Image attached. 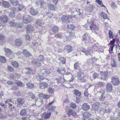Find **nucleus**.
Returning a JSON list of instances; mask_svg holds the SVG:
<instances>
[{"label":"nucleus","instance_id":"obj_41","mask_svg":"<svg viewBox=\"0 0 120 120\" xmlns=\"http://www.w3.org/2000/svg\"><path fill=\"white\" fill-rule=\"evenodd\" d=\"M36 23L38 25L40 26L41 23V21L40 19H37L36 21Z\"/></svg>","mask_w":120,"mask_h":120},{"label":"nucleus","instance_id":"obj_10","mask_svg":"<svg viewBox=\"0 0 120 120\" xmlns=\"http://www.w3.org/2000/svg\"><path fill=\"white\" fill-rule=\"evenodd\" d=\"M82 108L83 110L85 111L88 110L90 108V105L86 103H84L82 105Z\"/></svg>","mask_w":120,"mask_h":120},{"label":"nucleus","instance_id":"obj_28","mask_svg":"<svg viewBox=\"0 0 120 120\" xmlns=\"http://www.w3.org/2000/svg\"><path fill=\"white\" fill-rule=\"evenodd\" d=\"M17 100L19 104H23L24 103V100L22 98H17Z\"/></svg>","mask_w":120,"mask_h":120},{"label":"nucleus","instance_id":"obj_17","mask_svg":"<svg viewBox=\"0 0 120 120\" xmlns=\"http://www.w3.org/2000/svg\"><path fill=\"white\" fill-rule=\"evenodd\" d=\"M67 113L69 116H70L71 115L73 116H75L76 114L75 112L73 110L70 109L67 111Z\"/></svg>","mask_w":120,"mask_h":120},{"label":"nucleus","instance_id":"obj_27","mask_svg":"<svg viewBox=\"0 0 120 120\" xmlns=\"http://www.w3.org/2000/svg\"><path fill=\"white\" fill-rule=\"evenodd\" d=\"M52 30L53 32L55 33L57 32L58 31V27L57 26H55L52 27Z\"/></svg>","mask_w":120,"mask_h":120},{"label":"nucleus","instance_id":"obj_46","mask_svg":"<svg viewBox=\"0 0 120 120\" xmlns=\"http://www.w3.org/2000/svg\"><path fill=\"white\" fill-rule=\"evenodd\" d=\"M96 2L97 3H98L99 4L101 5V6H104V7H105L104 5L102 4V2L101 1H100L99 0H96Z\"/></svg>","mask_w":120,"mask_h":120},{"label":"nucleus","instance_id":"obj_12","mask_svg":"<svg viewBox=\"0 0 120 120\" xmlns=\"http://www.w3.org/2000/svg\"><path fill=\"white\" fill-rule=\"evenodd\" d=\"M101 79L103 80H105L108 77V75L107 73L102 72L101 73Z\"/></svg>","mask_w":120,"mask_h":120},{"label":"nucleus","instance_id":"obj_64","mask_svg":"<svg viewBox=\"0 0 120 120\" xmlns=\"http://www.w3.org/2000/svg\"><path fill=\"white\" fill-rule=\"evenodd\" d=\"M115 42V40L113 39L111 41H110V43L112 45H113Z\"/></svg>","mask_w":120,"mask_h":120},{"label":"nucleus","instance_id":"obj_34","mask_svg":"<svg viewBox=\"0 0 120 120\" xmlns=\"http://www.w3.org/2000/svg\"><path fill=\"white\" fill-rule=\"evenodd\" d=\"M9 24L12 27L16 25V23L14 20L9 22Z\"/></svg>","mask_w":120,"mask_h":120},{"label":"nucleus","instance_id":"obj_51","mask_svg":"<svg viewBox=\"0 0 120 120\" xmlns=\"http://www.w3.org/2000/svg\"><path fill=\"white\" fill-rule=\"evenodd\" d=\"M79 64L78 62H76L74 64V68L75 69H77V67L78 66Z\"/></svg>","mask_w":120,"mask_h":120},{"label":"nucleus","instance_id":"obj_39","mask_svg":"<svg viewBox=\"0 0 120 120\" xmlns=\"http://www.w3.org/2000/svg\"><path fill=\"white\" fill-rule=\"evenodd\" d=\"M60 61L63 64H65L66 63V59L64 57H61L59 59Z\"/></svg>","mask_w":120,"mask_h":120},{"label":"nucleus","instance_id":"obj_22","mask_svg":"<svg viewBox=\"0 0 120 120\" xmlns=\"http://www.w3.org/2000/svg\"><path fill=\"white\" fill-rule=\"evenodd\" d=\"M28 95L29 97H31L32 99H34L35 101H37L38 100L37 98H36L34 94L30 92H29L28 93Z\"/></svg>","mask_w":120,"mask_h":120},{"label":"nucleus","instance_id":"obj_40","mask_svg":"<svg viewBox=\"0 0 120 120\" xmlns=\"http://www.w3.org/2000/svg\"><path fill=\"white\" fill-rule=\"evenodd\" d=\"M38 60L42 62L44 60L43 56L42 55L38 57Z\"/></svg>","mask_w":120,"mask_h":120},{"label":"nucleus","instance_id":"obj_33","mask_svg":"<svg viewBox=\"0 0 120 120\" xmlns=\"http://www.w3.org/2000/svg\"><path fill=\"white\" fill-rule=\"evenodd\" d=\"M10 2L14 6L17 5L18 3L16 0H11Z\"/></svg>","mask_w":120,"mask_h":120},{"label":"nucleus","instance_id":"obj_25","mask_svg":"<svg viewBox=\"0 0 120 120\" xmlns=\"http://www.w3.org/2000/svg\"><path fill=\"white\" fill-rule=\"evenodd\" d=\"M51 113L50 112L46 113V112L44 113L43 114V116L44 117L45 119H48L51 115Z\"/></svg>","mask_w":120,"mask_h":120},{"label":"nucleus","instance_id":"obj_63","mask_svg":"<svg viewBox=\"0 0 120 120\" xmlns=\"http://www.w3.org/2000/svg\"><path fill=\"white\" fill-rule=\"evenodd\" d=\"M103 16V18L104 19H106L108 17V16L107 15V14L105 13H104Z\"/></svg>","mask_w":120,"mask_h":120},{"label":"nucleus","instance_id":"obj_16","mask_svg":"<svg viewBox=\"0 0 120 120\" xmlns=\"http://www.w3.org/2000/svg\"><path fill=\"white\" fill-rule=\"evenodd\" d=\"M106 88L107 92H110L112 89V84L109 83H108L106 85Z\"/></svg>","mask_w":120,"mask_h":120},{"label":"nucleus","instance_id":"obj_62","mask_svg":"<svg viewBox=\"0 0 120 120\" xmlns=\"http://www.w3.org/2000/svg\"><path fill=\"white\" fill-rule=\"evenodd\" d=\"M28 69V70H29V71H28L26 72L27 74H30L32 72V71L30 68H27L26 69Z\"/></svg>","mask_w":120,"mask_h":120},{"label":"nucleus","instance_id":"obj_21","mask_svg":"<svg viewBox=\"0 0 120 120\" xmlns=\"http://www.w3.org/2000/svg\"><path fill=\"white\" fill-rule=\"evenodd\" d=\"M40 87L42 89H44L48 86V85L46 82H43L41 83L40 85Z\"/></svg>","mask_w":120,"mask_h":120},{"label":"nucleus","instance_id":"obj_58","mask_svg":"<svg viewBox=\"0 0 120 120\" xmlns=\"http://www.w3.org/2000/svg\"><path fill=\"white\" fill-rule=\"evenodd\" d=\"M49 97L50 96L49 95L44 94L43 98L45 99H48L49 98Z\"/></svg>","mask_w":120,"mask_h":120},{"label":"nucleus","instance_id":"obj_2","mask_svg":"<svg viewBox=\"0 0 120 120\" xmlns=\"http://www.w3.org/2000/svg\"><path fill=\"white\" fill-rule=\"evenodd\" d=\"M91 25L90 26V30L92 32L96 34L97 32L98 31V27L95 25L94 24L93 22L92 21L91 22Z\"/></svg>","mask_w":120,"mask_h":120},{"label":"nucleus","instance_id":"obj_18","mask_svg":"<svg viewBox=\"0 0 120 120\" xmlns=\"http://www.w3.org/2000/svg\"><path fill=\"white\" fill-rule=\"evenodd\" d=\"M83 38L84 41H89L90 38V36L89 34L87 33H85L83 36Z\"/></svg>","mask_w":120,"mask_h":120},{"label":"nucleus","instance_id":"obj_9","mask_svg":"<svg viewBox=\"0 0 120 120\" xmlns=\"http://www.w3.org/2000/svg\"><path fill=\"white\" fill-rule=\"evenodd\" d=\"M11 11L9 15L10 17L11 18H13L15 16V13L17 12L15 8H13L11 9Z\"/></svg>","mask_w":120,"mask_h":120},{"label":"nucleus","instance_id":"obj_1","mask_svg":"<svg viewBox=\"0 0 120 120\" xmlns=\"http://www.w3.org/2000/svg\"><path fill=\"white\" fill-rule=\"evenodd\" d=\"M26 29V33L27 35L26 36V39L27 40L29 41L30 39V37L29 36H28V35L29 33H31L33 31V27L32 26L28 25L27 26Z\"/></svg>","mask_w":120,"mask_h":120},{"label":"nucleus","instance_id":"obj_13","mask_svg":"<svg viewBox=\"0 0 120 120\" xmlns=\"http://www.w3.org/2000/svg\"><path fill=\"white\" fill-rule=\"evenodd\" d=\"M2 4L4 7L9 8L11 9L10 4L8 2L5 1H3L2 3Z\"/></svg>","mask_w":120,"mask_h":120},{"label":"nucleus","instance_id":"obj_20","mask_svg":"<svg viewBox=\"0 0 120 120\" xmlns=\"http://www.w3.org/2000/svg\"><path fill=\"white\" fill-rule=\"evenodd\" d=\"M12 101L10 99H9L6 100L5 102V104L7 106H8L7 105H8V106L10 107H12V104L10 103V102H11Z\"/></svg>","mask_w":120,"mask_h":120},{"label":"nucleus","instance_id":"obj_56","mask_svg":"<svg viewBox=\"0 0 120 120\" xmlns=\"http://www.w3.org/2000/svg\"><path fill=\"white\" fill-rule=\"evenodd\" d=\"M16 84L18 86H21L22 84V83L20 81H17L16 82Z\"/></svg>","mask_w":120,"mask_h":120},{"label":"nucleus","instance_id":"obj_15","mask_svg":"<svg viewBox=\"0 0 120 120\" xmlns=\"http://www.w3.org/2000/svg\"><path fill=\"white\" fill-rule=\"evenodd\" d=\"M105 90H101L99 93L101 95L100 98V99L101 101H103L105 98V96L104 95L105 93Z\"/></svg>","mask_w":120,"mask_h":120},{"label":"nucleus","instance_id":"obj_14","mask_svg":"<svg viewBox=\"0 0 120 120\" xmlns=\"http://www.w3.org/2000/svg\"><path fill=\"white\" fill-rule=\"evenodd\" d=\"M0 20L2 22L6 23L8 20V18L6 16H3L0 17Z\"/></svg>","mask_w":120,"mask_h":120},{"label":"nucleus","instance_id":"obj_35","mask_svg":"<svg viewBox=\"0 0 120 120\" xmlns=\"http://www.w3.org/2000/svg\"><path fill=\"white\" fill-rule=\"evenodd\" d=\"M5 40V38L4 35L1 34H0V41L1 42H3Z\"/></svg>","mask_w":120,"mask_h":120},{"label":"nucleus","instance_id":"obj_5","mask_svg":"<svg viewBox=\"0 0 120 120\" xmlns=\"http://www.w3.org/2000/svg\"><path fill=\"white\" fill-rule=\"evenodd\" d=\"M83 117L82 119L83 120H87L90 117H91L92 115L89 112H85L83 115Z\"/></svg>","mask_w":120,"mask_h":120},{"label":"nucleus","instance_id":"obj_8","mask_svg":"<svg viewBox=\"0 0 120 120\" xmlns=\"http://www.w3.org/2000/svg\"><path fill=\"white\" fill-rule=\"evenodd\" d=\"M61 21L63 23H68L69 22L68 17L66 15H64L62 17Z\"/></svg>","mask_w":120,"mask_h":120},{"label":"nucleus","instance_id":"obj_24","mask_svg":"<svg viewBox=\"0 0 120 120\" xmlns=\"http://www.w3.org/2000/svg\"><path fill=\"white\" fill-rule=\"evenodd\" d=\"M65 49L68 51V52H71L72 50V47L69 45H67L65 47Z\"/></svg>","mask_w":120,"mask_h":120},{"label":"nucleus","instance_id":"obj_52","mask_svg":"<svg viewBox=\"0 0 120 120\" xmlns=\"http://www.w3.org/2000/svg\"><path fill=\"white\" fill-rule=\"evenodd\" d=\"M4 50L6 52H11V51L9 49L6 48L4 49Z\"/></svg>","mask_w":120,"mask_h":120},{"label":"nucleus","instance_id":"obj_30","mask_svg":"<svg viewBox=\"0 0 120 120\" xmlns=\"http://www.w3.org/2000/svg\"><path fill=\"white\" fill-rule=\"evenodd\" d=\"M12 65L15 68H17L18 67V64L15 61H13L11 62Z\"/></svg>","mask_w":120,"mask_h":120},{"label":"nucleus","instance_id":"obj_26","mask_svg":"<svg viewBox=\"0 0 120 120\" xmlns=\"http://www.w3.org/2000/svg\"><path fill=\"white\" fill-rule=\"evenodd\" d=\"M48 7L49 9L51 10H55V6L53 5L50 4H49L48 5Z\"/></svg>","mask_w":120,"mask_h":120},{"label":"nucleus","instance_id":"obj_60","mask_svg":"<svg viewBox=\"0 0 120 120\" xmlns=\"http://www.w3.org/2000/svg\"><path fill=\"white\" fill-rule=\"evenodd\" d=\"M6 117V116L1 113H0V118L2 119Z\"/></svg>","mask_w":120,"mask_h":120},{"label":"nucleus","instance_id":"obj_23","mask_svg":"<svg viewBox=\"0 0 120 120\" xmlns=\"http://www.w3.org/2000/svg\"><path fill=\"white\" fill-rule=\"evenodd\" d=\"M101 109L99 111H101L104 113L106 112L109 113L110 112L111 110L109 108L107 109L104 108H101Z\"/></svg>","mask_w":120,"mask_h":120},{"label":"nucleus","instance_id":"obj_44","mask_svg":"<svg viewBox=\"0 0 120 120\" xmlns=\"http://www.w3.org/2000/svg\"><path fill=\"white\" fill-rule=\"evenodd\" d=\"M99 75V74L98 73L95 72L93 73L92 76L93 78L95 79L97 78L98 77Z\"/></svg>","mask_w":120,"mask_h":120},{"label":"nucleus","instance_id":"obj_19","mask_svg":"<svg viewBox=\"0 0 120 120\" xmlns=\"http://www.w3.org/2000/svg\"><path fill=\"white\" fill-rule=\"evenodd\" d=\"M30 12L32 15H35L37 14L38 11L37 9L35 10L34 9L32 8L30 10Z\"/></svg>","mask_w":120,"mask_h":120},{"label":"nucleus","instance_id":"obj_43","mask_svg":"<svg viewBox=\"0 0 120 120\" xmlns=\"http://www.w3.org/2000/svg\"><path fill=\"white\" fill-rule=\"evenodd\" d=\"M109 35L110 38H112L113 37L112 35V32L111 30H109Z\"/></svg>","mask_w":120,"mask_h":120},{"label":"nucleus","instance_id":"obj_59","mask_svg":"<svg viewBox=\"0 0 120 120\" xmlns=\"http://www.w3.org/2000/svg\"><path fill=\"white\" fill-rule=\"evenodd\" d=\"M38 4H40L42 6L45 4L44 2L42 0L38 2Z\"/></svg>","mask_w":120,"mask_h":120},{"label":"nucleus","instance_id":"obj_47","mask_svg":"<svg viewBox=\"0 0 120 120\" xmlns=\"http://www.w3.org/2000/svg\"><path fill=\"white\" fill-rule=\"evenodd\" d=\"M48 92L49 93L52 94L53 91V89L51 87H49L48 90Z\"/></svg>","mask_w":120,"mask_h":120},{"label":"nucleus","instance_id":"obj_6","mask_svg":"<svg viewBox=\"0 0 120 120\" xmlns=\"http://www.w3.org/2000/svg\"><path fill=\"white\" fill-rule=\"evenodd\" d=\"M99 104L98 103L96 102L93 105L92 107L93 110L95 111H99Z\"/></svg>","mask_w":120,"mask_h":120},{"label":"nucleus","instance_id":"obj_7","mask_svg":"<svg viewBox=\"0 0 120 120\" xmlns=\"http://www.w3.org/2000/svg\"><path fill=\"white\" fill-rule=\"evenodd\" d=\"M23 20L25 23H28L30 22V17L28 15H25L23 17Z\"/></svg>","mask_w":120,"mask_h":120},{"label":"nucleus","instance_id":"obj_36","mask_svg":"<svg viewBox=\"0 0 120 120\" xmlns=\"http://www.w3.org/2000/svg\"><path fill=\"white\" fill-rule=\"evenodd\" d=\"M74 27V26L73 24H69L68 25V28L70 29L71 30H72Z\"/></svg>","mask_w":120,"mask_h":120},{"label":"nucleus","instance_id":"obj_32","mask_svg":"<svg viewBox=\"0 0 120 120\" xmlns=\"http://www.w3.org/2000/svg\"><path fill=\"white\" fill-rule=\"evenodd\" d=\"M32 62L38 66H39L41 65L40 63L39 62H37L36 60H33Z\"/></svg>","mask_w":120,"mask_h":120},{"label":"nucleus","instance_id":"obj_55","mask_svg":"<svg viewBox=\"0 0 120 120\" xmlns=\"http://www.w3.org/2000/svg\"><path fill=\"white\" fill-rule=\"evenodd\" d=\"M24 8V5L22 4H20L19 5V6L18 7V8L20 11H21L22 9Z\"/></svg>","mask_w":120,"mask_h":120},{"label":"nucleus","instance_id":"obj_48","mask_svg":"<svg viewBox=\"0 0 120 120\" xmlns=\"http://www.w3.org/2000/svg\"><path fill=\"white\" fill-rule=\"evenodd\" d=\"M113 62L111 63V65L113 67H115L116 66V62L115 61L114 59L113 60Z\"/></svg>","mask_w":120,"mask_h":120},{"label":"nucleus","instance_id":"obj_50","mask_svg":"<svg viewBox=\"0 0 120 120\" xmlns=\"http://www.w3.org/2000/svg\"><path fill=\"white\" fill-rule=\"evenodd\" d=\"M55 37L56 38H61L62 37V35L61 34H57L55 35Z\"/></svg>","mask_w":120,"mask_h":120},{"label":"nucleus","instance_id":"obj_57","mask_svg":"<svg viewBox=\"0 0 120 120\" xmlns=\"http://www.w3.org/2000/svg\"><path fill=\"white\" fill-rule=\"evenodd\" d=\"M104 14V12H102L101 13L99 14V17L100 18L102 19L103 18V15Z\"/></svg>","mask_w":120,"mask_h":120},{"label":"nucleus","instance_id":"obj_61","mask_svg":"<svg viewBox=\"0 0 120 120\" xmlns=\"http://www.w3.org/2000/svg\"><path fill=\"white\" fill-rule=\"evenodd\" d=\"M36 107V105L35 104H32L30 106V108L32 110L33 109H34V108Z\"/></svg>","mask_w":120,"mask_h":120},{"label":"nucleus","instance_id":"obj_49","mask_svg":"<svg viewBox=\"0 0 120 120\" xmlns=\"http://www.w3.org/2000/svg\"><path fill=\"white\" fill-rule=\"evenodd\" d=\"M71 107L72 108H73V109L75 108L76 107V106L75 105V104L73 102H72L71 103Z\"/></svg>","mask_w":120,"mask_h":120},{"label":"nucleus","instance_id":"obj_45","mask_svg":"<svg viewBox=\"0 0 120 120\" xmlns=\"http://www.w3.org/2000/svg\"><path fill=\"white\" fill-rule=\"evenodd\" d=\"M43 70H44L45 73L47 75H49L50 73V71L48 69H44Z\"/></svg>","mask_w":120,"mask_h":120},{"label":"nucleus","instance_id":"obj_53","mask_svg":"<svg viewBox=\"0 0 120 120\" xmlns=\"http://www.w3.org/2000/svg\"><path fill=\"white\" fill-rule=\"evenodd\" d=\"M8 70L9 71H12L14 70V69L11 66H9L8 67Z\"/></svg>","mask_w":120,"mask_h":120},{"label":"nucleus","instance_id":"obj_31","mask_svg":"<svg viewBox=\"0 0 120 120\" xmlns=\"http://www.w3.org/2000/svg\"><path fill=\"white\" fill-rule=\"evenodd\" d=\"M27 87L29 88H32L34 86V85L30 82H29L26 84Z\"/></svg>","mask_w":120,"mask_h":120},{"label":"nucleus","instance_id":"obj_38","mask_svg":"<svg viewBox=\"0 0 120 120\" xmlns=\"http://www.w3.org/2000/svg\"><path fill=\"white\" fill-rule=\"evenodd\" d=\"M6 58L4 56H0V61L2 63H4L6 61Z\"/></svg>","mask_w":120,"mask_h":120},{"label":"nucleus","instance_id":"obj_11","mask_svg":"<svg viewBox=\"0 0 120 120\" xmlns=\"http://www.w3.org/2000/svg\"><path fill=\"white\" fill-rule=\"evenodd\" d=\"M22 41L20 39H17L15 40V44L16 46H20L22 45Z\"/></svg>","mask_w":120,"mask_h":120},{"label":"nucleus","instance_id":"obj_29","mask_svg":"<svg viewBox=\"0 0 120 120\" xmlns=\"http://www.w3.org/2000/svg\"><path fill=\"white\" fill-rule=\"evenodd\" d=\"M26 113V111L25 109H22L20 112V114L22 116H25Z\"/></svg>","mask_w":120,"mask_h":120},{"label":"nucleus","instance_id":"obj_37","mask_svg":"<svg viewBox=\"0 0 120 120\" xmlns=\"http://www.w3.org/2000/svg\"><path fill=\"white\" fill-rule=\"evenodd\" d=\"M74 93L75 95L78 96H79L81 95V92L77 90H75Z\"/></svg>","mask_w":120,"mask_h":120},{"label":"nucleus","instance_id":"obj_42","mask_svg":"<svg viewBox=\"0 0 120 120\" xmlns=\"http://www.w3.org/2000/svg\"><path fill=\"white\" fill-rule=\"evenodd\" d=\"M76 11L78 13H79V15H82L83 12L82 10H81L80 9H77L76 10Z\"/></svg>","mask_w":120,"mask_h":120},{"label":"nucleus","instance_id":"obj_3","mask_svg":"<svg viewBox=\"0 0 120 120\" xmlns=\"http://www.w3.org/2000/svg\"><path fill=\"white\" fill-rule=\"evenodd\" d=\"M111 79L113 85H118L119 84L120 81L117 76L115 75L112 77Z\"/></svg>","mask_w":120,"mask_h":120},{"label":"nucleus","instance_id":"obj_4","mask_svg":"<svg viewBox=\"0 0 120 120\" xmlns=\"http://www.w3.org/2000/svg\"><path fill=\"white\" fill-rule=\"evenodd\" d=\"M84 74L83 72L80 71L78 73V77L79 80H80L82 82H85V80L84 79Z\"/></svg>","mask_w":120,"mask_h":120},{"label":"nucleus","instance_id":"obj_54","mask_svg":"<svg viewBox=\"0 0 120 120\" xmlns=\"http://www.w3.org/2000/svg\"><path fill=\"white\" fill-rule=\"evenodd\" d=\"M55 108L56 107L53 106H51L50 107V108L48 109V110L54 111Z\"/></svg>","mask_w":120,"mask_h":120}]
</instances>
